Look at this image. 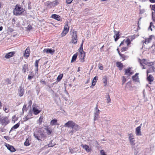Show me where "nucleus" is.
Instances as JSON below:
<instances>
[{
    "mask_svg": "<svg viewBox=\"0 0 155 155\" xmlns=\"http://www.w3.org/2000/svg\"><path fill=\"white\" fill-rule=\"evenodd\" d=\"M25 11V9L20 5L17 4L13 11V14L16 16L21 15Z\"/></svg>",
    "mask_w": 155,
    "mask_h": 155,
    "instance_id": "nucleus-1",
    "label": "nucleus"
},
{
    "mask_svg": "<svg viewBox=\"0 0 155 155\" xmlns=\"http://www.w3.org/2000/svg\"><path fill=\"white\" fill-rule=\"evenodd\" d=\"M84 41L82 40V42L78 50L79 54V58L80 60V61L83 62L85 61V52L84 51L83 49V45Z\"/></svg>",
    "mask_w": 155,
    "mask_h": 155,
    "instance_id": "nucleus-2",
    "label": "nucleus"
},
{
    "mask_svg": "<svg viewBox=\"0 0 155 155\" xmlns=\"http://www.w3.org/2000/svg\"><path fill=\"white\" fill-rule=\"evenodd\" d=\"M71 39L70 42L74 44H76L78 42L77 31L74 30L70 31Z\"/></svg>",
    "mask_w": 155,
    "mask_h": 155,
    "instance_id": "nucleus-3",
    "label": "nucleus"
},
{
    "mask_svg": "<svg viewBox=\"0 0 155 155\" xmlns=\"http://www.w3.org/2000/svg\"><path fill=\"white\" fill-rule=\"evenodd\" d=\"M64 127L74 129L76 131L78 130L80 128V126L76 124L74 122L71 120H69L65 123Z\"/></svg>",
    "mask_w": 155,
    "mask_h": 155,
    "instance_id": "nucleus-4",
    "label": "nucleus"
},
{
    "mask_svg": "<svg viewBox=\"0 0 155 155\" xmlns=\"http://www.w3.org/2000/svg\"><path fill=\"white\" fill-rule=\"evenodd\" d=\"M10 122L8 119V117H1L0 116V123L2 125L6 126Z\"/></svg>",
    "mask_w": 155,
    "mask_h": 155,
    "instance_id": "nucleus-5",
    "label": "nucleus"
},
{
    "mask_svg": "<svg viewBox=\"0 0 155 155\" xmlns=\"http://www.w3.org/2000/svg\"><path fill=\"white\" fill-rule=\"evenodd\" d=\"M35 137L38 140H44L47 137L46 134L43 132H40L39 134H35Z\"/></svg>",
    "mask_w": 155,
    "mask_h": 155,
    "instance_id": "nucleus-6",
    "label": "nucleus"
},
{
    "mask_svg": "<svg viewBox=\"0 0 155 155\" xmlns=\"http://www.w3.org/2000/svg\"><path fill=\"white\" fill-rule=\"evenodd\" d=\"M128 139L130 144L132 146H134L135 145V140L134 135L132 133L129 134L128 135Z\"/></svg>",
    "mask_w": 155,
    "mask_h": 155,
    "instance_id": "nucleus-7",
    "label": "nucleus"
},
{
    "mask_svg": "<svg viewBox=\"0 0 155 155\" xmlns=\"http://www.w3.org/2000/svg\"><path fill=\"white\" fill-rule=\"evenodd\" d=\"M38 108L39 107L38 106L33 105L32 111L34 114L37 115L41 111V110L39 109H39Z\"/></svg>",
    "mask_w": 155,
    "mask_h": 155,
    "instance_id": "nucleus-8",
    "label": "nucleus"
},
{
    "mask_svg": "<svg viewBox=\"0 0 155 155\" xmlns=\"http://www.w3.org/2000/svg\"><path fill=\"white\" fill-rule=\"evenodd\" d=\"M135 38L134 36H129L125 40V43L127 44V46L129 47V45L130 44L131 41Z\"/></svg>",
    "mask_w": 155,
    "mask_h": 155,
    "instance_id": "nucleus-9",
    "label": "nucleus"
},
{
    "mask_svg": "<svg viewBox=\"0 0 155 155\" xmlns=\"http://www.w3.org/2000/svg\"><path fill=\"white\" fill-rule=\"evenodd\" d=\"M155 36L154 35H152L149 36L148 38H146L144 41H143V44H147L150 43L153 38H154Z\"/></svg>",
    "mask_w": 155,
    "mask_h": 155,
    "instance_id": "nucleus-10",
    "label": "nucleus"
},
{
    "mask_svg": "<svg viewBox=\"0 0 155 155\" xmlns=\"http://www.w3.org/2000/svg\"><path fill=\"white\" fill-rule=\"evenodd\" d=\"M5 145L7 148L11 152H13L16 151L15 149L13 146L6 143H5Z\"/></svg>",
    "mask_w": 155,
    "mask_h": 155,
    "instance_id": "nucleus-11",
    "label": "nucleus"
},
{
    "mask_svg": "<svg viewBox=\"0 0 155 155\" xmlns=\"http://www.w3.org/2000/svg\"><path fill=\"white\" fill-rule=\"evenodd\" d=\"M30 53V48L29 47H28L25 51L24 54V56L25 58H27L29 56Z\"/></svg>",
    "mask_w": 155,
    "mask_h": 155,
    "instance_id": "nucleus-12",
    "label": "nucleus"
},
{
    "mask_svg": "<svg viewBox=\"0 0 155 155\" xmlns=\"http://www.w3.org/2000/svg\"><path fill=\"white\" fill-rule=\"evenodd\" d=\"M44 129L46 131V134L48 135H50L52 132V130L50 127L49 126H45Z\"/></svg>",
    "mask_w": 155,
    "mask_h": 155,
    "instance_id": "nucleus-13",
    "label": "nucleus"
},
{
    "mask_svg": "<svg viewBox=\"0 0 155 155\" xmlns=\"http://www.w3.org/2000/svg\"><path fill=\"white\" fill-rule=\"evenodd\" d=\"M131 68H128L126 69L125 71V75H127L130 76L134 74V72L133 71H131Z\"/></svg>",
    "mask_w": 155,
    "mask_h": 155,
    "instance_id": "nucleus-14",
    "label": "nucleus"
},
{
    "mask_svg": "<svg viewBox=\"0 0 155 155\" xmlns=\"http://www.w3.org/2000/svg\"><path fill=\"white\" fill-rule=\"evenodd\" d=\"M141 128L140 126H139L136 128L135 132L137 136H140L142 135L141 132Z\"/></svg>",
    "mask_w": 155,
    "mask_h": 155,
    "instance_id": "nucleus-15",
    "label": "nucleus"
},
{
    "mask_svg": "<svg viewBox=\"0 0 155 155\" xmlns=\"http://www.w3.org/2000/svg\"><path fill=\"white\" fill-rule=\"evenodd\" d=\"M15 54V51H11L8 52L5 55V57L6 59H9L10 58L12 57Z\"/></svg>",
    "mask_w": 155,
    "mask_h": 155,
    "instance_id": "nucleus-16",
    "label": "nucleus"
},
{
    "mask_svg": "<svg viewBox=\"0 0 155 155\" xmlns=\"http://www.w3.org/2000/svg\"><path fill=\"white\" fill-rule=\"evenodd\" d=\"M51 17L52 18L58 21H62V19L61 18V17L59 15L54 14L51 15Z\"/></svg>",
    "mask_w": 155,
    "mask_h": 155,
    "instance_id": "nucleus-17",
    "label": "nucleus"
},
{
    "mask_svg": "<svg viewBox=\"0 0 155 155\" xmlns=\"http://www.w3.org/2000/svg\"><path fill=\"white\" fill-rule=\"evenodd\" d=\"M44 52H46L47 53H50L51 54H53L55 52L54 50H52L51 49L47 48L43 50Z\"/></svg>",
    "mask_w": 155,
    "mask_h": 155,
    "instance_id": "nucleus-18",
    "label": "nucleus"
},
{
    "mask_svg": "<svg viewBox=\"0 0 155 155\" xmlns=\"http://www.w3.org/2000/svg\"><path fill=\"white\" fill-rule=\"evenodd\" d=\"M45 6H46L48 8H50L52 7H54L53 5V3L50 1H47L45 3Z\"/></svg>",
    "mask_w": 155,
    "mask_h": 155,
    "instance_id": "nucleus-19",
    "label": "nucleus"
},
{
    "mask_svg": "<svg viewBox=\"0 0 155 155\" xmlns=\"http://www.w3.org/2000/svg\"><path fill=\"white\" fill-rule=\"evenodd\" d=\"M82 147L87 152H89L91 151V149L89 146L86 144L82 145H81Z\"/></svg>",
    "mask_w": 155,
    "mask_h": 155,
    "instance_id": "nucleus-20",
    "label": "nucleus"
},
{
    "mask_svg": "<svg viewBox=\"0 0 155 155\" xmlns=\"http://www.w3.org/2000/svg\"><path fill=\"white\" fill-rule=\"evenodd\" d=\"M126 53H127V52H125L124 54L121 53L119 55L122 58V61H124L128 58V56L126 54Z\"/></svg>",
    "mask_w": 155,
    "mask_h": 155,
    "instance_id": "nucleus-21",
    "label": "nucleus"
},
{
    "mask_svg": "<svg viewBox=\"0 0 155 155\" xmlns=\"http://www.w3.org/2000/svg\"><path fill=\"white\" fill-rule=\"evenodd\" d=\"M117 66L119 68L120 70H121L123 68V65L121 62H117L116 63Z\"/></svg>",
    "mask_w": 155,
    "mask_h": 155,
    "instance_id": "nucleus-22",
    "label": "nucleus"
},
{
    "mask_svg": "<svg viewBox=\"0 0 155 155\" xmlns=\"http://www.w3.org/2000/svg\"><path fill=\"white\" fill-rule=\"evenodd\" d=\"M32 113L31 111L29 112L28 114L25 117L24 121L28 120L29 119L31 118Z\"/></svg>",
    "mask_w": 155,
    "mask_h": 155,
    "instance_id": "nucleus-23",
    "label": "nucleus"
},
{
    "mask_svg": "<svg viewBox=\"0 0 155 155\" xmlns=\"http://www.w3.org/2000/svg\"><path fill=\"white\" fill-rule=\"evenodd\" d=\"M119 33V32H117L114 36V38L115 41H116L120 37Z\"/></svg>",
    "mask_w": 155,
    "mask_h": 155,
    "instance_id": "nucleus-24",
    "label": "nucleus"
},
{
    "mask_svg": "<svg viewBox=\"0 0 155 155\" xmlns=\"http://www.w3.org/2000/svg\"><path fill=\"white\" fill-rule=\"evenodd\" d=\"M78 52H77L73 55L71 61V63L75 61H76L78 56Z\"/></svg>",
    "mask_w": 155,
    "mask_h": 155,
    "instance_id": "nucleus-25",
    "label": "nucleus"
},
{
    "mask_svg": "<svg viewBox=\"0 0 155 155\" xmlns=\"http://www.w3.org/2000/svg\"><path fill=\"white\" fill-rule=\"evenodd\" d=\"M57 120L55 119H54L52 120L50 122V124L51 126L57 125Z\"/></svg>",
    "mask_w": 155,
    "mask_h": 155,
    "instance_id": "nucleus-26",
    "label": "nucleus"
},
{
    "mask_svg": "<svg viewBox=\"0 0 155 155\" xmlns=\"http://www.w3.org/2000/svg\"><path fill=\"white\" fill-rule=\"evenodd\" d=\"M155 68L153 66H151L149 69L147 71V76H148V74L150 73H151L152 72L154 71V70Z\"/></svg>",
    "mask_w": 155,
    "mask_h": 155,
    "instance_id": "nucleus-27",
    "label": "nucleus"
},
{
    "mask_svg": "<svg viewBox=\"0 0 155 155\" xmlns=\"http://www.w3.org/2000/svg\"><path fill=\"white\" fill-rule=\"evenodd\" d=\"M97 79L98 77H97L95 76L94 78L92 83V86H91V87L92 86H94L95 85L96 83L97 80Z\"/></svg>",
    "mask_w": 155,
    "mask_h": 155,
    "instance_id": "nucleus-28",
    "label": "nucleus"
},
{
    "mask_svg": "<svg viewBox=\"0 0 155 155\" xmlns=\"http://www.w3.org/2000/svg\"><path fill=\"white\" fill-rule=\"evenodd\" d=\"M139 74L138 73H136V74L132 77V78L134 81H137L138 79V75Z\"/></svg>",
    "mask_w": 155,
    "mask_h": 155,
    "instance_id": "nucleus-29",
    "label": "nucleus"
},
{
    "mask_svg": "<svg viewBox=\"0 0 155 155\" xmlns=\"http://www.w3.org/2000/svg\"><path fill=\"white\" fill-rule=\"evenodd\" d=\"M24 93V90L21 87L18 91L19 96L20 97L22 96L23 95Z\"/></svg>",
    "mask_w": 155,
    "mask_h": 155,
    "instance_id": "nucleus-30",
    "label": "nucleus"
},
{
    "mask_svg": "<svg viewBox=\"0 0 155 155\" xmlns=\"http://www.w3.org/2000/svg\"><path fill=\"white\" fill-rule=\"evenodd\" d=\"M147 80L149 82H152L153 80V76L150 74V75L147 77Z\"/></svg>",
    "mask_w": 155,
    "mask_h": 155,
    "instance_id": "nucleus-31",
    "label": "nucleus"
},
{
    "mask_svg": "<svg viewBox=\"0 0 155 155\" xmlns=\"http://www.w3.org/2000/svg\"><path fill=\"white\" fill-rule=\"evenodd\" d=\"M28 64H25L23 66L22 71L24 73H25L26 69H28Z\"/></svg>",
    "mask_w": 155,
    "mask_h": 155,
    "instance_id": "nucleus-32",
    "label": "nucleus"
},
{
    "mask_svg": "<svg viewBox=\"0 0 155 155\" xmlns=\"http://www.w3.org/2000/svg\"><path fill=\"white\" fill-rule=\"evenodd\" d=\"M20 126V123H17L16 124L14 125L11 129L10 132L12 131L13 129H16L18 128Z\"/></svg>",
    "mask_w": 155,
    "mask_h": 155,
    "instance_id": "nucleus-33",
    "label": "nucleus"
},
{
    "mask_svg": "<svg viewBox=\"0 0 155 155\" xmlns=\"http://www.w3.org/2000/svg\"><path fill=\"white\" fill-rule=\"evenodd\" d=\"M40 60V59L38 60H36L35 62V67H36V70L37 71H38V63Z\"/></svg>",
    "mask_w": 155,
    "mask_h": 155,
    "instance_id": "nucleus-34",
    "label": "nucleus"
},
{
    "mask_svg": "<svg viewBox=\"0 0 155 155\" xmlns=\"http://www.w3.org/2000/svg\"><path fill=\"white\" fill-rule=\"evenodd\" d=\"M129 47L127 46L123 47L120 49L121 52L125 51H127Z\"/></svg>",
    "mask_w": 155,
    "mask_h": 155,
    "instance_id": "nucleus-35",
    "label": "nucleus"
},
{
    "mask_svg": "<svg viewBox=\"0 0 155 155\" xmlns=\"http://www.w3.org/2000/svg\"><path fill=\"white\" fill-rule=\"evenodd\" d=\"M69 31L63 30L61 34V37H63L65 36L68 32Z\"/></svg>",
    "mask_w": 155,
    "mask_h": 155,
    "instance_id": "nucleus-36",
    "label": "nucleus"
},
{
    "mask_svg": "<svg viewBox=\"0 0 155 155\" xmlns=\"http://www.w3.org/2000/svg\"><path fill=\"white\" fill-rule=\"evenodd\" d=\"M139 62L140 64L142 65H143V64H147L146 63V61L145 59H143L142 60H139Z\"/></svg>",
    "mask_w": 155,
    "mask_h": 155,
    "instance_id": "nucleus-37",
    "label": "nucleus"
},
{
    "mask_svg": "<svg viewBox=\"0 0 155 155\" xmlns=\"http://www.w3.org/2000/svg\"><path fill=\"white\" fill-rule=\"evenodd\" d=\"M43 116H40V117H39V118L38 120V123H39V124H41L42 123L43 121Z\"/></svg>",
    "mask_w": 155,
    "mask_h": 155,
    "instance_id": "nucleus-38",
    "label": "nucleus"
},
{
    "mask_svg": "<svg viewBox=\"0 0 155 155\" xmlns=\"http://www.w3.org/2000/svg\"><path fill=\"white\" fill-rule=\"evenodd\" d=\"M65 30H66L68 31H69V27L68 26V23H67L64 26V29Z\"/></svg>",
    "mask_w": 155,
    "mask_h": 155,
    "instance_id": "nucleus-39",
    "label": "nucleus"
},
{
    "mask_svg": "<svg viewBox=\"0 0 155 155\" xmlns=\"http://www.w3.org/2000/svg\"><path fill=\"white\" fill-rule=\"evenodd\" d=\"M63 77V74H61L59 75L57 78V81H60L62 78Z\"/></svg>",
    "mask_w": 155,
    "mask_h": 155,
    "instance_id": "nucleus-40",
    "label": "nucleus"
},
{
    "mask_svg": "<svg viewBox=\"0 0 155 155\" xmlns=\"http://www.w3.org/2000/svg\"><path fill=\"white\" fill-rule=\"evenodd\" d=\"M26 106H27L26 104H25L23 106V108H22V109L23 112H24V111H27V108Z\"/></svg>",
    "mask_w": 155,
    "mask_h": 155,
    "instance_id": "nucleus-41",
    "label": "nucleus"
},
{
    "mask_svg": "<svg viewBox=\"0 0 155 155\" xmlns=\"http://www.w3.org/2000/svg\"><path fill=\"white\" fill-rule=\"evenodd\" d=\"M24 144L26 146H28L30 144L28 140V139L26 140V141L24 143Z\"/></svg>",
    "mask_w": 155,
    "mask_h": 155,
    "instance_id": "nucleus-42",
    "label": "nucleus"
},
{
    "mask_svg": "<svg viewBox=\"0 0 155 155\" xmlns=\"http://www.w3.org/2000/svg\"><path fill=\"white\" fill-rule=\"evenodd\" d=\"M52 2L53 3V5L54 6V7H55L58 4V2L57 0H55Z\"/></svg>",
    "mask_w": 155,
    "mask_h": 155,
    "instance_id": "nucleus-43",
    "label": "nucleus"
},
{
    "mask_svg": "<svg viewBox=\"0 0 155 155\" xmlns=\"http://www.w3.org/2000/svg\"><path fill=\"white\" fill-rule=\"evenodd\" d=\"M103 83L104 84V86H105L107 85V78H104L103 79Z\"/></svg>",
    "mask_w": 155,
    "mask_h": 155,
    "instance_id": "nucleus-44",
    "label": "nucleus"
},
{
    "mask_svg": "<svg viewBox=\"0 0 155 155\" xmlns=\"http://www.w3.org/2000/svg\"><path fill=\"white\" fill-rule=\"evenodd\" d=\"M125 40H123L121 42L120 44L119 45V47L123 46L124 47L125 46Z\"/></svg>",
    "mask_w": 155,
    "mask_h": 155,
    "instance_id": "nucleus-45",
    "label": "nucleus"
},
{
    "mask_svg": "<svg viewBox=\"0 0 155 155\" xmlns=\"http://www.w3.org/2000/svg\"><path fill=\"white\" fill-rule=\"evenodd\" d=\"M54 145V144L52 143V141H51L48 144V147H53Z\"/></svg>",
    "mask_w": 155,
    "mask_h": 155,
    "instance_id": "nucleus-46",
    "label": "nucleus"
},
{
    "mask_svg": "<svg viewBox=\"0 0 155 155\" xmlns=\"http://www.w3.org/2000/svg\"><path fill=\"white\" fill-rule=\"evenodd\" d=\"M107 103H110L111 101V99H110V95L109 94H108V97L107 98Z\"/></svg>",
    "mask_w": 155,
    "mask_h": 155,
    "instance_id": "nucleus-47",
    "label": "nucleus"
},
{
    "mask_svg": "<svg viewBox=\"0 0 155 155\" xmlns=\"http://www.w3.org/2000/svg\"><path fill=\"white\" fill-rule=\"evenodd\" d=\"M6 82L7 84H10L11 83V79L7 78L6 80Z\"/></svg>",
    "mask_w": 155,
    "mask_h": 155,
    "instance_id": "nucleus-48",
    "label": "nucleus"
},
{
    "mask_svg": "<svg viewBox=\"0 0 155 155\" xmlns=\"http://www.w3.org/2000/svg\"><path fill=\"white\" fill-rule=\"evenodd\" d=\"M18 120V118L16 116V115L13 116L12 117V120L15 122L17 120Z\"/></svg>",
    "mask_w": 155,
    "mask_h": 155,
    "instance_id": "nucleus-49",
    "label": "nucleus"
},
{
    "mask_svg": "<svg viewBox=\"0 0 155 155\" xmlns=\"http://www.w3.org/2000/svg\"><path fill=\"white\" fill-rule=\"evenodd\" d=\"M101 155H106L104 150H102L100 151Z\"/></svg>",
    "mask_w": 155,
    "mask_h": 155,
    "instance_id": "nucleus-50",
    "label": "nucleus"
},
{
    "mask_svg": "<svg viewBox=\"0 0 155 155\" xmlns=\"http://www.w3.org/2000/svg\"><path fill=\"white\" fill-rule=\"evenodd\" d=\"M150 6H151V10L155 11V4L152 5H151Z\"/></svg>",
    "mask_w": 155,
    "mask_h": 155,
    "instance_id": "nucleus-51",
    "label": "nucleus"
},
{
    "mask_svg": "<svg viewBox=\"0 0 155 155\" xmlns=\"http://www.w3.org/2000/svg\"><path fill=\"white\" fill-rule=\"evenodd\" d=\"M99 69H100L101 70H103V69L104 68L103 66L102 65V64H99Z\"/></svg>",
    "mask_w": 155,
    "mask_h": 155,
    "instance_id": "nucleus-52",
    "label": "nucleus"
},
{
    "mask_svg": "<svg viewBox=\"0 0 155 155\" xmlns=\"http://www.w3.org/2000/svg\"><path fill=\"white\" fill-rule=\"evenodd\" d=\"M15 22H16V20L14 18L12 19V25H13V26H14V24L15 23Z\"/></svg>",
    "mask_w": 155,
    "mask_h": 155,
    "instance_id": "nucleus-53",
    "label": "nucleus"
},
{
    "mask_svg": "<svg viewBox=\"0 0 155 155\" xmlns=\"http://www.w3.org/2000/svg\"><path fill=\"white\" fill-rule=\"evenodd\" d=\"M73 0H66V2L68 4H70L72 2Z\"/></svg>",
    "mask_w": 155,
    "mask_h": 155,
    "instance_id": "nucleus-54",
    "label": "nucleus"
},
{
    "mask_svg": "<svg viewBox=\"0 0 155 155\" xmlns=\"http://www.w3.org/2000/svg\"><path fill=\"white\" fill-rule=\"evenodd\" d=\"M40 82L43 84H44L45 85L46 84V82L45 81H44V80H43L42 79H41V81H40Z\"/></svg>",
    "mask_w": 155,
    "mask_h": 155,
    "instance_id": "nucleus-55",
    "label": "nucleus"
},
{
    "mask_svg": "<svg viewBox=\"0 0 155 155\" xmlns=\"http://www.w3.org/2000/svg\"><path fill=\"white\" fill-rule=\"evenodd\" d=\"M96 108L97 109V111L96 113V114L97 115H98L99 114V111H100V110H99L98 109L97 107H96Z\"/></svg>",
    "mask_w": 155,
    "mask_h": 155,
    "instance_id": "nucleus-56",
    "label": "nucleus"
},
{
    "mask_svg": "<svg viewBox=\"0 0 155 155\" xmlns=\"http://www.w3.org/2000/svg\"><path fill=\"white\" fill-rule=\"evenodd\" d=\"M3 110L6 113H8V110L7 108L5 107H3Z\"/></svg>",
    "mask_w": 155,
    "mask_h": 155,
    "instance_id": "nucleus-57",
    "label": "nucleus"
},
{
    "mask_svg": "<svg viewBox=\"0 0 155 155\" xmlns=\"http://www.w3.org/2000/svg\"><path fill=\"white\" fill-rule=\"evenodd\" d=\"M33 78V76L28 75V79L29 80H31Z\"/></svg>",
    "mask_w": 155,
    "mask_h": 155,
    "instance_id": "nucleus-58",
    "label": "nucleus"
},
{
    "mask_svg": "<svg viewBox=\"0 0 155 155\" xmlns=\"http://www.w3.org/2000/svg\"><path fill=\"white\" fill-rule=\"evenodd\" d=\"M31 6V2H30L28 4V9H31V7L30 6Z\"/></svg>",
    "mask_w": 155,
    "mask_h": 155,
    "instance_id": "nucleus-59",
    "label": "nucleus"
},
{
    "mask_svg": "<svg viewBox=\"0 0 155 155\" xmlns=\"http://www.w3.org/2000/svg\"><path fill=\"white\" fill-rule=\"evenodd\" d=\"M117 51L118 54H119V55H120V54L121 53V52H120V51L119 49V48H117Z\"/></svg>",
    "mask_w": 155,
    "mask_h": 155,
    "instance_id": "nucleus-60",
    "label": "nucleus"
},
{
    "mask_svg": "<svg viewBox=\"0 0 155 155\" xmlns=\"http://www.w3.org/2000/svg\"><path fill=\"white\" fill-rule=\"evenodd\" d=\"M149 1L151 3H155V0H149Z\"/></svg>",
    "mask_w": 155,
    "mask_h": 155,
    "instance_id": "nucleus-61",
    "label": "nucleus"
},
{
    "mask_svg": "<svg viewBox=\"0 0 155 155\" xmlns=\"http://www.w3.org/2000/svg\"><path fill=\"white\" fill-rule=\"evenodd\" d=\"M4 137L6 139V140H7L8 139V137L7 136H4Z\"/></svg>",
    "mask_w": 155,
    "mask_h": 155,
    "instance_id": "nucleus-62",
    "label": "nucleus"
},
{
    "mask_svg": "<svg viewBox=\"0 0 155 155\" xmlns=\"http://www.w3.org/2000/svg\"><path fill=\"white\" fill-rule=\"evenodd\" d=\"M153 21L155 22V15L153 16Z\"/></svg>",
    "mask_w": 155,
    "mask_h": 155,
    "instance_id": "nucleus-63",
    "label": "nucleus"
},
{
    "mask_svg": "<svg viewBox=\"0 0 155 155\" xmlns=\"http://www.w3.org/2000/svg\"><path fill=\"white\" fill-rule=\"evenodd\" d=\"M29 104H30V105H31L32 104V101L31 100H30L29 101Z\"/></svg>",
    "mask_w": 155,
    "mask_h": 155,
    "instance_id": "nucleus-64",
    "label": "nucleus"
}]
</instances>
